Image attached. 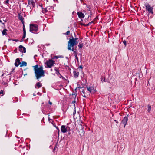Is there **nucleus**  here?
Segmentation results:
<instances>
[{
    "mask_svg": "<svg viewBox=\"0 0 155 155\" xmlns=\"http://www.w3.org/2000/svg\"><path fill=\"white\" fill-rule=\"evenodd\" d=\"M37 55H35L34 57V58L35 59V57H37Z\"/></svg>",
    "mask_w": 155,
    "mask_h": 155,
    "instance_id": "60",
    "label": "nucleus"
},
{
    "mask_svg": "<svg viewBox=\"0 0 155 155\" xmlns=\"http://www.w3.org/2000/svg\"><path fill=\"white\" fill-rule=\"evenodd\" d=\"M74 55L75 57V58L76 59L77 61L78 62H79V59L78 58L77 56V54H74Z\"/></svg>",
    "mask_w": 155,
    "mask_h": 155,
    "instance_id": "31",
    "label": "nucleus"
},
{
    "mask_svg": "<svg viewBox=\"0 0 155 155\" xmlns=\"http://www.w3.org/2000/svg\"><path fill=\"white\" fill-rule=\"evenodd\" d=\"M12 41H15L16 42H17V41H19L18 40V39H12Z\"/></svg>",
    "mask_w": 155,
    "mask_h": 155,
    "instance_id": "48",
    "label": "nucleus"
},
{
    "mask_svg": "<svg viewBox=\"0 0 155 155\" xmlns=\"http://www.w3.org/2000/svg\"><path fill=\"white\" fill-rule=\"evenodd\" d=\"M15 67L14 68H12V70L11 71V73H10L11 74L12 72H13L14 71V70H15Z\"/></svg>",
    "mask_w": 155,
    "mask_h": 155,
    "instance_id": "41",
    "label": "nucleus"
},
{
    "mask_svg": "<svg viewBox=\"0 0 155 155\" xmlns=\"http://www.w3.org/2000/svg\"><path fill=\"white\" fill-rule=\"evenodd\" d=\"M0 23H2L3 25H4V23L2 22V21L0 19Z\"/></svg>",
    "mask_w": 155,
    "mask_h": 155,
    "instance_id": "56",
    "label": "nucleus"
},
{
    "mask_svg": "<svg viewBox=\"0 0 155 155\" xmlns=\"http://www.w3.org/2000/svg\"><path fill=\"white\" fill-rule=\"evenodd\" d=\"M48 104L50 105H51L52 104V103L50 101H48Z\"/></svg>",
    "mask_w": 155,
    "mask_h": 155,
    "instance_id": "49",
    "label": "nucleus"
},
{
    "mask_svg": "<svg viewBox=\"0 0 155 155\" xmlns=\"http://www.w3.org/2000/svg\"><path fill=\"white\" fill-rule=\"evenodd\" d=\"M83 44L82 42H80L79 43V44L78 45V46L80 49L82 48V47L83 46Z\"/></svg>",
    "mask_w": 155,
    "mask_h": 155,
    "instance_id": "26",
    "label": "nucleus"
},
{
    "mask_svg": "<svg viewBox=\"0 0 155 155\" xmlns=\"http://www.w3.org/2000/svg\"><path fill=\"white\" fill-rule=\"evenodd\" d=\"M23 35L22 36V39H24L26 37V31H23Z\"/></svg>",
    "mask_w": 155,
    "mask_h": 155,
    "instance_id": "27",
    "label": "nucleus"
},
{
    "mask_svg": "<svg viewBox=\"0 0 155 155\" xmlns=\"http://www.w3.org/2000/svg\"><path fill=\"white\" fill-rule=\"evenodd\" d=\"M82 92L83 93V94H84V95H82L85 98H86L87 96L84 94L85 92L84 90L82 91Z\"/></svg>",
    "mask_w": 155,
    "mask_h": 155,
    "instance_id": "32",
    "label": "nucleus"
},
{
    "mask_svg": "<svg viewBox=\"0 0 155 155\" xmlns=\"http://www.w3.org/2000/svg\"><path fill=\"white\" fill-rule=\"evenodd\" d=\"M102 77H103L101 76V81H102L103 80Z\"/></svg>",
    "mask_w": 155,
    "mask_h": 155,
    "instance_id": "61",
    "label": "nucleus"
},
{
    "mask_svg": "<svg viewBox=\"0 0 155 155\" xmlns=\"http://www.w3.org/2000/svg\"><path fill=\"white\" fill-rule=\"evenodd\" d=\"M78 68L82 69L83 68V66L82 65H80Z\"/></svg>",
    "mask_w": 155,
    "mask_h": 155,
    "instance_id": "47",
    "label": "nucleus"
},
{
    "mask_svg": "<svg viewBox=\"0 0 155 155\" xmlns=\"http://www.w3.org/2000/svg\"><path fill=\"white\" fill-rule=\"evenodd\" d=\"M77 14L80 18H84L85 16L84 14L81 12H78Z\"/></svg>",
    "mask_w": 155,
    "mask_h": 155,
    "instance_id": "14",
    "label": "nucleus"
},
{
    "mask_svg": "<svg viewBox=\"0 0 155 155\" xmlns=\"http://www.w3.org/2000/svg\"><path fill=\"white\" fill-rule=\"evenodd\" d=\"M45 106L46 107H47L48 108H50L51 107V106H49L47 104V103L46 102V104L45 105Z\"/></svg>",
    "mask_w": 155,
    "mask_h": 155,
    "instance_id": "34",
    "label": "nucleus"
},
{
    "mask_svg": "<svg viewBox=\"0 0 155 155\" xmlns=\"http://www.w3.org/2000/svg\"><path fill=\"white\" fill-rule=\"evenodd\" d=\"M64 57L62 55H58V56H55L54 57L52 58V59H57L58 58H63Z\"/></svg>",
    "mask_w": 155,
    "mask_h": 155,
    "instance_id": "18",
    "label": "nucleus"
},
{
    "mask_svg": "<svg viewBox=\"0 0 155 155\" xmlns=\"http://www.w3.org/2000/svg\"><path fill=\"white\" fill-rule=\"evenodd\" d=\"M33 95L34 96H35V95H35V93H33Z\"/></svg>",
    "mask_w": 155,
    "mask_h": 155,
    "instance_id": "64",
    "label": "nucleus"
},
{
    "mask_svg": "<svg viewBox=\"0 0 155 155\" xmlns=\"http://www.w3.org/2000/svg\"><path fill=\"white\" fill-rule=\"evenodd\" d=\"M70 127L67 126L66 127V126L62 125L61 128V132L64 133H65L69 129Z\"/></svg>",
    "mask_w": 155,
    "mask_h": 155,
    "instance_id": "7",
    "label": "nucleus"
},
{
    "mask_svg": "<svg viewBox=\"0 0 155 155\" xmlns=\"http://www.w3.org/2000/svg\"><path fill=\"white\" fill-rule=\"evenodd\" d=\"M38 26L36 24H30V31L33 33H35L38 30Z\"/></svg>",
    "mask_w": 155,
    "mask_h": 155,
    "instance_id": "3",
    "label": "nucleus"
},
{
    "mask_svg": "<svg viewBox=\"0 0 155 155\" xmlns=\"http://www.w3.org/2000/svg\"><path fill=\"white\" fill-rule=\"evenodd\" d=\"M103 81H104L105 82H107V80L105 79V77H104V79H103Z\"/></svg>",
    "mask_w": 155,
    "mask_h": 155,
    "instance_id": "45",
    "label": "nucleus"
},
{
    "mask_svg": "<svg viewBox=\"0 0 155 155\" xmlns=\"http://www.w3.org/2000/svg\"><path fill=\"white\" fill-rule=\"evenodd\" d=\"M37 64L33 67L34 68V70L35 74V77L37 79H38L42 77L45 76V71L43 70L42 66Z\"/></svg>",
    "mask_w": 155,
    "mask_h": 155,
    "instance_id": "1",
    "label": "nucleus"
},
{
    "mask_svg": "<svg viewBox=\"0 0 155 155\" xmlns=\"http://www.w3.org/2000/svg\"><path fill=\"white\" fill-rule=\"evenodd\" d=\"M58 76L59 78H62L63 80H65L66 81H67V80L64 77H63L62 75H61L60 74H60H58V75H57Z\"/></svg>",
    "mask_w": 155,
    "mask_h": 155,
    "instance_id": "23",
    "label": "nucleus"
},
{
    "mask_svg": "<svg viewBox=\"0 0 155 155\" xmlns=\"http://www.w3.org/2000/svg\"><path fill=\"white\" fill-rule=\"evenodd\" d=\"M75 102H76V101H75V100L74 101H73L72 102V103H75Z\"/></svg>",
    "mask_w": 155,
    "mask_h": 155,
    "instance_id": "63",
    "label": "nucleus"
},
{
    "mask_svg": "<svg viewBox=\"0 0 155 155\" xmlns=\"http://www.w3.org/2000/svg\"><path fill=\"white\" fill-rule=\"evenodd\" d=\"M71 38H73L74 40H75V41H77V40H78V38H74L72 36L71 37Z\"/></svg>",
    "mask_w": 155,
    "mask_h": 155,
    "instance_id": "39",
    "label": "nucleus"
},
{
    "mask_svg": "<svg viewBox=\"0 0 155 155\" xmlns=\"http://www.w3.org/2000/svg\"><path fill=\"white\" fill-rule=\"evenodd\" d=\"M98 19V17L97 16L95 18V19Z\"/></svg>",
    "mask_w": 155,
    "mask_h": 155,
    "instance_id": "62",
    "label": "nucleus"
},
{
    "mask_svg": "<svg viewBox=\"0 0 155 155\" xmlns=\"http://www.w3.org/2000/svg\"><path fill=\"white\" fill-rule=\"evenodd\" d=\"M21 147L22 148V149H24V148H25V146H22L21 145H20L19 147H18V148H20Z\"/></svg>",
    "mask_w": 155,
    "mask_h": 155,
    "instance_id": "37",
    "label": "nucleus"
},
{
    "mask_svg": "<svg viewBox=\"0 0 155 155\" xmlns=\"http://www.w3.org/2000/svg\"><path fill=\"white\" fill-rule=\"evenodd\" d=\"M146 7V10L148 11L149 13L153 14V7H151L148 3H146L144 5Z\"/></svg>",
    "mask_w": 155,
    "mask_h": 155,
    "instance_id": "6",
    "label": "nucleus"
},
{
    "mask_svg": "<svg viewBox=\"0 0 155 155\" xmlns=\"http://www.w3.org/2000/svg\"><path fill=\"white\" fill-rule=\"evenodd\" d=\"M39 5L41 7H42V6H43V5L42 4H41V5Z\"/></svg>",
    "mask_w": 155,
    "mask_h": 155,
    "instance_id": "58",
    "label": "nucleus"
},
{
    "mask_svg": "<svg viewBox=\"0 0 155 155\" xmlns=\"http://www.w3.org/2000/svg\"><path fill=\"white\" fill-rule=\"evenodd\" d=\"M71 94L73 96V97L75 99V98L77 95L76 93H74L70 94V95H71Z\"/></svg>",
    "mask_w": 155,
    "mask_h": 155,
    "instance_id": "28",
    "label": "nucleus"
},
{
    "mask_svg": "<svg viewBox=\"0 0 155 155\" xmlns=\"http://www.w3.org/2000/svg\"><path fill=\"white\" fill-rule=\"evenodd\" d=\"M8 31V30L7 29L5 28L2 31V34L3 35H5V36L7 35V31Z\"/></svg>",
    "mask_w": 155,
    "mask_h": 155,
    "instance_id": "17",
    "label": "nucleus"
},
{
    "mask_svg": "<svg viewBox=\"0 0 155 155\" xmlns=\"http://www.w3.org/2000/svg\"><path fill=\"white\" fill-rule=\"evenodd\" d=\"M77 88H78V87H77L76 88V89H75V92H74V93H76V92H77L76 90H77Z\"/></svg>",
    "mask_w": 155,
    "mask_h": 155,
    "instance_id": "52",
    "label": "nucleus"
},
{
    "mask_svg": "<svg viewBox=\"0 0 155 155\" xmlns=\"http://www.w3.org/2000/svg\"><path fill=\"white\" fill-rule=\"evenodd\" d=\"M87 89L88 91H89L90 93H91L92 92V91L93 90H94V88L93 87H87Z\"/></svg>",
    "mask_w": 155,
    "mask_h": 155,
    "instance_id": "20",
    "label": "nucleus"
},
{
    "mask_svg": "<svg viewBox=\"0 0 155 155\" xmlns=\"http://www.w3.org/2000/svg\"><path fill=\"white\" fill-rule=\"evenodd\" d=\"M23 16L25 17L26 16V15L25 14V12H24V14H23Z\"/></svg>",
    "mask_w": 155,
    "mask_h": 155,
    "instance_id": "55",
    "label": "nucleus"
},
{
    "mask_svg": "<svg viewBox=\"0 0 155 155\" xmlns=\"http://www.w3.org/2000/svg\"><path fill=\"white\" fill-rule=\"evenodd\" d=\"M28 1H30L31 2H34V0H28Z\"/></svg>",
    "mask_w": 155,
    "mask_h": 155,
    "instance_id": "59",
    "label": "nucleus"
},
{
    "mask_svg": "<svg viewBox=\"0 0 155 155\" xmlns=\"http://www.w3.org/2000/svg\"><path fill=\"white\" fill-rule=\"evenodd\" d=\"M53 59H50L47 61L45 63V64L47 65L46 67L48 68H51L55 64V61L53 60Z\"/></svg>",
    "mask_w": 155,
    "mask_h": 155,
    "instance_id": "5",
    "label": "nucleus"
},
{
    "mask_svg": "<svg viewBox=\"0 0 155 155\" xmlns=\"http://www.w3.org/2000/svg\"><path fill=\"white\" fill-rule=\"evenodd\" d=\"M76 111L75 110H75L74 111V112L73 113V115L75 114H76Z\"/></svg>",
    "mask_w": 155,
    "mask_h": 155,
    "instance_id": "51",
    "label": "nucleus"
},
{
    "mask_svg": "<svg viewBox=\"0 0 155 155\" xmlns=\"http://www.w3.org/2000/svg\"><path fill=\"white\" fill-rule=\"evenodd\" d=\"M18 19L21 21V22H23L24 21V18H23V14L22 13H18Z\"/></svg>",
    "mask_w": 155,
    "mask_h": 155,
    "instance_id": "10",
    "label": "nucleus"
},
{
    "mask_svg": "<svg viewBox=\"0 0 155 155\" xmlns=\"http://www.w3.org/2000/svg\"><path fill=\"white\" fill-rule=\"evenodd\" d=\"M80 24L81 25H83L84 26H85V27H87V26H88L89 25V23L88 24H84L83 23H81V22L80 23Z\"/></svg>",
    "mask_w": 155,
    "mask_h": 155,
    "instance_id": "25",
    "label": "nucleus"
},
{
    "mask_svg": "<svg viewBox=\"0 0 155 155\" xmlns=\"http://www.w3.org/2000/svg\"><path fill=\"white\" fill-rule=\"evenodd\" d=\"M57 148V145L56 144V145L55 146V147H54V149H53V151H55V150H56V149Z\"/></svg>",
    "mask_w": 155,
    "mask_h": 155,
    "instance_id": "43",
    "label": "nucleus"
},
{
    "mask_svg": "<svg viewBox=\"0 0 155 155\" xmlns=\"http://www.w3.org/2000/svg\"><path fill=\"white\" fill-rule=\"evenodd\" d=\"M27 63L25 61H22L21 63L20 67H22L23 66H27Z\"/></svg>",
    "mask_w": 155,
    "mask_h": 155,
    "instance_id": "16",
    "label": "nucleus"
},
{
    "mask_svg": "<svg viewBox=\"0 0 155 155\" xmlns=\"http://www.w3.org/2000/svg\"><path fill=\"white\" fill-rule=\"evenodd\" d=\"M30 9H31V11L32 10L33 8V7L32 8V7L31 6H30Z\"/></svg>",
    "mask_w": 155,
    "mask_h": 155,
    "instance_id": "53",
    "label": "nucleus"
},
{
    "mask_svg": "<svg viewBox=\"0 0 155 155\" xmlns=\"http://www.w3.org/2000/svg\"><path fill=\"white\" fill-rule=\"evenodd\" d=\"M42 86V84L40 82H38L36 83L35 87L36 88H39Z\"/></svg>",
    "mask_w": 155,
    "mask_h": 155,
    "instance_id": "15",
    "label": "nucleus"
},
{
    "mask_svg": "<svg viewBox=\"0 0 155 155\" xmlns=\"http://www.w3.org/2000/svg\"><path fill=\"white\" fill-rule=\"evenodd\" d=\"M24 23H25L24 21H23V22H22V24H23V31H26L25 28V25H24Z\"/></svg>",
    "mask_w": 155,
    "mask_h": 155,
    "instance_id": "29",
    "label": "nucleus"
},
{
    "mask_svg": "<svg viewBox=\"0 0 155 155\" xmlns=\"http://www.w3.org/2000/svg\"><path fill=\"white\" fill-rule=\"evenodd\" d=\"M3 85H4L6 86H8V83L7 82H4L3 83Z\"/></svg>",
    "mask_w": 155,
    "mask_h": 155,
    "instance_id": "42",
    "label": "nucleus"
},
{
    "mask_svg": "<svg viewBox=\"0 0 155 155\" xmlns=\"http://www.w3.org/2000/svg\"><path fill=\"white\" fill-rule=\"evenodd\" d=\"M53 126L58 131V136H59V132H60V130H59V128H58V127L57 126H56L55 125L53 124Z\"/></svg>",
    "mask_w": 155,
    "mask_h": 155,
    "instance_id": "24",
    "label": "nucleus"
},
{
    "mask_svg": "<svg viewBox=\"0 0 155 155\" xmlns=\"http://www.w3.org/2000/svg\"><path fill=\"white\" fill-rule=\"evenodd\" d=\"M78 43V41H75L72 38L70 39L68 43V49L69 50H71V47L76 45Z\"/></svg>",
    "mask_w": 155,
    "mask_h": 155,
    "instance_id": "2",
    "label": "nucleus"
},
{
    "mask_svg": "<svg viewBox=\"0 0 155 155\" xmlns=\"http://www.w3.org/2000/svg\"><path fill=\"white\" fill-rule=\"evenodd\" d=\"M77 128V131H78L79 135L81 136V137L83 136L85 134V129L82 127L81 125H80V126Z\"/></svg>",
    "mask_w": 155,
    "mask_h": 155,
    "instance_id": "4",
    "label": "nucleus"
},
{
    "mask_svg": "<svg viewBox=\"0 0 155 155\" xmlns=\"http://www.w3.org/2000/svg\"><path fill=\"white\" fill-rule=\"evenodd\" d=\"M4 94V91L2 90H1L0 91V95H1V96H3Z\"/></svg>",
    "mask_w": 155,
    "mask_h": 155,
    "instance_id": "30",
    "label": "nucleus"
},
{
    "mask_svg": "<svg viewBox=\"0 0 155 155\" xmlns=\"http://www.w3.org/2000/svg\"><path fill=\"white\" fill-rule=\"evenodd\" d=\"M54 70L56 71L55 73L57 75H58V74H60V73L58 68L57 67L54 68Z\"/></svg>",
    "mask_w": 155,
    "mask_h": 155,
    "instance_id": "19",
    "label": "nucleus"
},
{
    "mask_svg": "<svg viewBox=\"0 0 155 155\" xmlns=\"http://www.w3.org/2000/svg\"><path fill=\"white\" fill-rule=\"evenodd\" d=\"M42 12L43 13H45L48 12V10H47L46 8H42Z\"/></svg>",
    "mask_w": 155,
    "mask_h": 155,
    "instance_id": "22",
    "label": "nucleus"
},
{
    "mask_svg": "<svg viewBox=\"0 0 155 155\" xmlns=\"http://www.w3.org/2000/svg\"><path fill=\"white\" fill-rule=\"evenodd\" d=\"M21 63L20 61L19 58H18L16 59L15 62L14 64L15 66L17 67L18 65L20 64Z\"/></svg>",
    "mask_w": 155,
    "mask_h": 155,
    "instance_id": "12",
    "label": "nucleus"
},
{
    "mask_svg": "<svg viewBox=\"0 0 155 155\" xmlns=\"http://www.w3.org/2000/svg\"><path fill=\"white\" fill-rule=\"evenodd\" d=\"M9 0H7L5 2V4L6 5L8 4Z\"/></svg>",
    "mask_w": 155,
    "mask_h": 155,
    "instance_id": "44",
    "label": "nucleus"
},
{
    "mask_svg": "<svg viewBox=\"0 0 155 155\" xmlns=\"http://www.w3.org/2000/svg\"><path fill=\"white\" fill-rule=\"evenodd\" d=\"M68 131V133L67 134V137H68V136L70 134H71V133L70 132V129H69L68 131Z\"/></svg>",
    "mask_w": 155,
    "mask_h": 155,
    "instance_id": "35",
    "label": "nucleus"
},
{
    "mask_svg": "<svg viewBox=\"0 0 155 155\" xmlns=\"http://www.w3.org/2000/svg\"><path fill=\"white\" fill-rule=\"evenodd\" d=\"M70 33V31H68L66 33H65L64 34L66 35H68Z\"/></svg>",
    "mask_w": 155,
    "mask_h": 155,
    "instance_id": "36",
    "label": "nucleus"
},
{
    "mask_svg": "<svg viewBox=\"0 0 155 155\" xmlns=\"http://www.w3.org/2000/svg\"><path fill=\"white\" fill-rule=\"evenodd\" d=\"M92 23H94V21H91V22H89V25H91Z\"/></svg>",
    "mask_w": 155,
    "mask_h": 155,
    "instance_id": "50",
    "label": "nucleus"
},
{
    "mask_svg": "<svg viewBox=\"0 0 155 155\" xmlns=\"http://www.w3.org/2000/svg\"><path fill=\"white\" fill-rule=\"evenodd\" d=\"M77 46L75 47H71V50L74 52V54H77Z\"/></svg>",
    "mask_w": 155,
    "mask_h": 155,
    "instance_id": "13",
    "label": "nucleus"
},
{
    "mask_svg": "<svg viewBox=\"0 0 155 155\" xmlns=\"http://www.w3.org/2000/svg\"><path fill=\"white\" fill-rule=\"evenodd\" d=\"M76 70V69H75L74 70L73 72L74 76L75 78H77L79 75V72L77 71Z\"/></svg>",
    "mask_w": 155,
    "mask_h": 155,
    "instance_id": "11",
    "label": "nucleus"
},
{
    "mask_svg": "<svg viewBox=\"0 0 155 155\" xmlns=\"http://www.w3.org/2000/svg\"><path fill=\"white\" fill-rule=\"evenodd\" d=\"M28 1V5H27V7H28L29 5H30L31 4V3H32L30 1Z\"/></svg>",
    "mask_w": 155,
    "mask_h": 155,
    "instance_id": "40",
    "label": "nucleus"
},
{
    "mask_svg": "<svg viewBox=\"0 0 155 155\" xmlns=\"http://www.w3.org/2000/svg\"><path fill=\"white\" fill-rule=\"evenodd\" d=\"M93 90V93H95V92H96V89H94Z\"/></svg>",
    "mask_w": 155,
    "mask_h": 155,
    "instance_id": "57",
    "label": "nucleus"
},
{
    "mask_svg": "<svg viewBox=\"0 0 155 155\" xmlns=\"http://www.w3.org/2000/svg\"><path fill=\"white\" fill-rule=\"evenodd\" d=\"M123 43L125 47H126L127 45L126 41L125 40H124L123 41Z\"/></svg>",
    "mask_w": 155,
    "mask_h": 155,
    "instance_id": "38",
    "label": "nucleus"
},
{
    "mask_svg": "<svg viewBox=\"0 0 155 155\" xmlns=\"http://www.w3.org/2000/svg\"><path fill=\"white\" fill-rule=\"evenodd\" d=\"M114 121L116 122V123H118V121L117 120H114Z\"/></svg>",
    "mask_w": 155,
    "mask_h": 155,
    "instance_id": "54",
    "label": "nucleus"
},
{
    "mask_svg": "<svg viewBox=\"0 0 155 155\" xmlns=\"http://www.w3.org/2000/svg\"><path fill=\"white\" fill-rule=\"evenodd\" d=\"M129 116V114L126 115L123 119L121 121V123L123 124L124 125V127H125L127 124V122L128 120V117Z\"/></svg>",
    "mask_w": 155,
    "mask_h": 155,
    "instance_id": "8",
    "label": "nucleus"
},
{
    "mask_svg": "<svg viewBox=\"0 0 155 155\" xmlns=\"http://www.w3.org/2000/svg\"><path fill=\"white\" fill-rule=\"evenodd\" d=\"M31 5L32 6V7L33 8L35 7V3L34 2H31Z\"/></svg>",
    "mask_w": 155,
    "mask_h": 155,
    "instance_id": "33",
    "label": "nucleus"
},
{
    "mask_svg": "<svg viewBox=\"0 0 155 155\" xmlns=\"http://www.w3.org/2000/svg\"><path fill=\"white\" fill-rule=\"evenodd\" d=\"M18 49L17 48L14 51L15 53H17V52Z\"/></svg>",
    "mask_w": 155,
    "mask_h": 155,
    "instance_id": "46",
    "label": "nucleus"
},
{
    "mask_svg": "<svg viewBox=\"0 0 155 155\" xmlns=\"http://www.w3.org/2000/svg\"><path fill=\"white\" fill-rule=\"evenodd\" d=\"M148 106V110L147 111L148 112H150V111L151 110V105L150 104H148L147 105Z\"/></svg>",
    "mask_w": 155,
    "mask_h": 155,
    "instance_id": "21",
    "label": "nucleus"
},
{
    "mask_svg": "<svg viewBox=\"0 0 155 155\" xmlns=\"http://www.w3.org/2000/svg\"><path fill=\"white\" fill-rule=\"evenodd\" d=\"M19 51L21 52L25 53L26 52V49L25 47L22 45H20L19 46Z\"/></svg>",
    "mask_w": 155,
    "mask_h": 155,
    "instance_id": "9",
    "label": "nucleus"
}]
</instances>
